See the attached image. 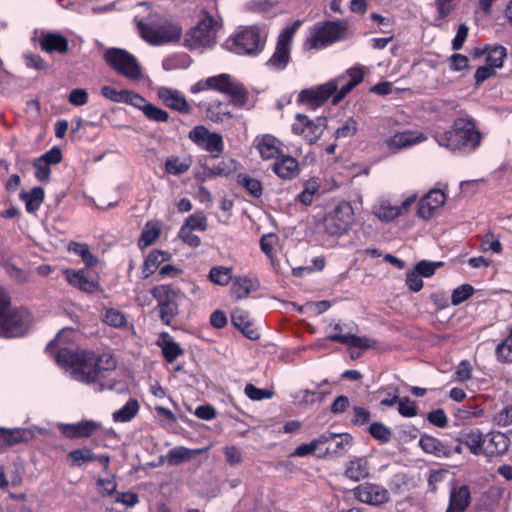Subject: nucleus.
I'll return each instance as SVG.
<instances>
[{"label": "nucleus", "mask_w": 512, "mask_h": 512, "mask_svg": "<svg viewBox=\"0 0 512 512\" xmlns=\"http://www.w3.org/2000/svg\"><path fill=\"white\" fill-rule=\"evenodd\" d=\"M55 360L71 379L92 386L95 392L115 387V380L109 376L116 369V360L108 353L98 354L91 350L61 347Z\"/></svg>", "instance_id": "1"}, {"label": "nucleus", "mask_w": 512, "mask_h": 512, "mask_svg": "<svg viewBox=\"0 0 512 512\" xmlns=\"http://www.w3.org/2000/svg\"><path fill=\"white\" fill-rule=\"evenodd\" d=\"M364 78L361 67H353L335 79L316 87L302 90L298 95V101L312 109L323 105L332 97L333 105L340 103Z\"/></svg>", "instance_id": "2"}, {"label": "nucleus", "mask_w": 512, "mask_h": 512, "mask_svg": "<svg viewBox=\"0 0 512 512\" xmlns=\"http://www.w3.org/2000/svg\"><path fill=\"white\" fill-rule=\"evenodd\" d=\"M435 141L439 146L452 152L468 154L480 146L481 134L471 118H457L451 129L436 133Z\"/></svg>", "instance_id": "3"}, {"label": "nucleus", "mask_w": 512, "mask_h": 512, "mask_svg": "<svg viewBox=\"0 0 512 512\" xmlns=\"http://www.w3.org/2000/svg\"><path fill=\"white\" fill-rule=\"evenodd\" d=\"M32 317L27 309H12L10 298L0 289V337L23 336L29 329Z\"/></svg>", "instance_id": "4"}, {"label": "nucleus", "mask_w": 512, "mask_h": 512, "mask_svg": "<svg viewBox=\"0 0 512 512\" xmlns=\"http://www.w3.org/2000/svg\"><path fill=\"white\" fill-rule=\"evenodd\" d=\"M138 29L141 37L153 45L178 41L181 36V28L177 24L157 14H151L147 18L139 20Z\"/></svg>", "instance_id": "5"}, {"label": "nucleus", "mask_w": 512, "mask_h": 512, "mask_svg": "<svg viewBox=\"0 0 512 512\" xmlns=\"http://www.w3.org/2000/svg\"><path fill=\"white\" fill-rule=\"evenodd\" d=\"M347 27L339 21L316 23L305 41L308 49H322L345 38Z\"/></svg>", "instance_id": "6"}, {"label": "nucleus", "mask_w": 512, "mask_h": 512, "mask_svg": "<svg viewBox=\"0 0 512 512\" xmlns=\"http://www.w3.org/2000/svg\"><path fill=\"white\" fill-rule=\"evenodd\" d=\"M106 63L119 75L138 81L142 77V68L137 59L129 52L120 48H109L104 53Z\"/></svg>", "instance_id": "7"}, {"label": "nucleus", "mask_w": 512, "mask_h": 512, "mask_svg": "<svg viewBox=\"0 0 512 512\" xmlns=\"http://www.w3.org/2000/svg\"><path fill=\"white\" fill-rule=\"evenodd\" d=\"M210 89L230 97L231 104L243 107L248 101V91L241 82L229 74L209 77Z\"/></svg>", "instance_id": "8"}, {"label": "nucleus", "mask_w": 512, "mask_h": 512, "mask_svg": "<svg viewBox=\"0 0 512 512\" xmlns=\"http://www.w3.org/2000/svg\"><path fill=\"white\" fill-rule=\"evenodd\" d=\"M219 24L211 16L206 15L186 35L185 43L190 49L208 47L216 42V31Z\"/></svg>", "instance_id": "9"}, {"label": "nucleus", "mask_w": 512, "mask_h": 512, "mask_svg": "<svg viewBox=\"0 0 512 512\" xmlns=\"http://www.w3.org/2000/svg\"><path fill=\"white\" fill-rule=\"evenodd\" d=\"M265 35L257 27H246L232 39L231 49L241 55H256L264 47Z\"/></svg>", "instance_id": "10"}, {"label": "nucleus", "mask_w": 512, "mask_h": 512, "mask_svg": "<svg viewBox=\"0 0 512 512\" xmlns=\"http://www.w3.org/2000/svg\"><path fill=\"white\" fill-rule=\"evenodd\" d=\"M354 221V212L348 202L339 203L323 220V227L331 236L341 235L348 231Z\"/></svg>", "instance_id": "11"}, {"label": "nucleus", "mask_w": 512, "mask_h": 512, "mask_svg": "<svg viewBox=\"0 0 512 512\" xmlns=\"http://www.w3.org/2000/svg\"><path fill=\"white\" fill-rule=\"evenodd\" d=\"M327 125L325 117H317L313 120L304 114H297L292 124V132L301 135L309 144H314L323 134Z\"/></svg>", "instance_id": "12"}, {"label": "nucleus", "mask_w": 512, "mask_h": 512, "mask_svg": "<svg viewBox=\"0 0 512 512\" xmlns=\"http://www.w3.org/2000/svg\"><path fill=\"white\" fill-rule=\"evenodd\" d=\"M152 293L158 301L157 309L162 322L170 324L177 314L176 291L169 285H160L156 286Z\"/></svg>", "instance_id": "13"}, {"label": "nucleus", "mask_w": 512, "mask_h": 512, "mask_svg": "<svg viewBox=\"0 0 512 512\" xmlns=\"http://www.w3.org/2000/svg\"><path fill=\"white\" fill-rule=\"evenodd\" d=\"M189 138L200 148L216 155L224 149L222 136L219 133L210 132L202 125L194 127L189 133Z\"/></svg>", "instance_id": "14"}, {"label": "nucleus", "mask_w": 512, "mask_h": 512, "mask_svg": "<svg viewBox=\"0 0 512 512\" xmlns=\"http://www.w3.org/2000/svg\"><path fill=\"white\" fill-rule=\"evenodd\" d=\"M354 494L363 503L380 505L388 501L389 492L377 483L364 482L354 489Z\"/></svg>", "instance_id": "15"}, {"label": "nucleus", "mask_w": 512, "mask_h": 512, "mask_svg": "<svg viewBox=\"0 0 512 512\" xmlns=\"http://www.w3.org/2000/svg\"><path fill=\"white\" fill-rule=\"evenodd\" d=\"M510 445L509 437L499 431H491L484 434L482 440V456H501L508 451Z\"/></svg>", "instance_id": "16"}, {"label": "nucleus", "mask_w": 512, "mask_h": 512, "mask_svg": "<svg viewBox=\"0 0 512 512\" xmlns=\"http://www.w3.org/2000/svg\"><path fill=\"white\" fill-rule=\"evenodd\" d=\"M427 137L419 131L407 130L397 132L385 140L386 147L393 153L422 143Z\"/></svg>", "instance_id": "17"}, {"label": "nucleus", "mask_w": 512, "mask_h": 512, "mask_svg": "<svg viewBox=\"0 0 512 512\" xmlns=\"http://www.w3.org/2000/svg\"><path fill=\"white\" fill-rule=\"evenodd\" d=\"M334 437L335 433L326 431L319 437L313 439L311 442L299 445L291 455L295 457H305L308 455L315 454L318 457H323L329 453L330 449H322L321 446L326 443H329L331 440L334 439Z\"/></svg>", "instance_id": "18"}, {"label": "nucleus", "mask_w": 512, "mask_h": 512, "mask_svg": "<svg viewBox=\"0 0 512 512\" xmlns=\"http://www.w3.org/2000/svg\"><path fill=\"white\" fill-rule=\"evenodd\" d=\"M445 201L446 196L441 190H431L419 201L418 216L425 220L430 219L444 205Z\"/></svg>", "instance_id": "19"}, {"label": "nucleus", "mask_w": 512, "mask_h": 512, "mask_svg": "<svg viewBox=\"0 0 512 512\" xmlns=\"http://www.w3.org/2000/svg\"><path fill=\"white\" fill-rule=\"evenodd\" d=\"M272 171L282 180L295 179L300 173L297 159L281 154L272 164Z\"/></svg>", "instance_id": "20"}, {"label": "nucleus", "mask_w": 512, "mask_h": 512, "mask_svg": "<svg viewBox=\"0 0 512 512\" xmlns=\"http://www.w3.org/2000/svg\"><path fill=\"white\" fill-rule=\"evenodd\" d=\"M254 146L264 161L272 159L275 161L282 154L279 140L271 134L257 136L254 140Z\"/></svg>", "instance_id": "21"}, {"label": "nucleus", "mask_w": 512, "mask_h": 512, "mask_svg": "<svg viewBox=\"0 0 512 512\" xmlns=\"http://www.w3.org/2000/svg\"><path fill=\"white\" fill-rule=\"evenodd\" d=\"M157 95L163 103L171 109L179 111L181 113H190L191 106L186 101L185 97L178 90L160 87Z\"/></svg>", "instance_id": "22"}, {"label": "nucleus", "mask_w": 512, "mask_h": 512, "mask_svg": "<svg viewBox=\"0 0 512 512\" xmlns=\"http://www.w3.org/2000/svg\"><path fill=\"white\" fill-rule=\"evenodd\" d=\"M333 330L335 333H332L328 336V339L334 342H339L341 344H345L349 347H355V348H370L374 345V341L367 337H359L355 334L347 333L342 334L340 333L342 330V327L340 324H335L333 326Z\"/></svg>", "instance_id": "23"}, {"label": "nucleus", "mask_w": 512, "mask_h": 512, "mask_svg": "<svg viewBox=\"0 0 512 512\" xmlns=\"http://www.w3.org/2000/svg\"><path fill=\"white\" fill-rule=\"evenodd\" d=\"M291 44L278 38L274 53L266 62V66L273 71L284 70L290 62Z\"/></svg>", "instance_id": "24"}, {"label": "nucleus", "mask_w": 512, "mask_h": 512, "mask_svg": "<svg viewBox=\"0 0 512 512\" xmlns=\"http://www.w3.org/2000/svg\"><path fill=\"white\" fill-rule=\"evenodd\" d=\"M40 47L47 53L57 52L65 54L68 51L69 43L67 38L59 33H43L40 38Z\"/></svg>", "instance_id": "25"}, {"label": "nucleus", "mask_w": 512, "mask_h": 512, "mask_svg": "<svg viewBox=\"0 0 512 512\" xmlns=\"http://www.w3.org/2000/svg\"><path fill=\"white\" fill-rule=\"evenodd\" d=\"M470 490L467 485L452 487L446 512H464L470 504Z\"/></svg>", "instance_id": "26"}, {"label": "nucleus", "mask_w": 512, "mask_h": 512, "mask_svg": "<svg viewBox=\"0 0 512 512\" xmlns=\"http://www.w3.org/2000/svg\"><path fill=\"white\" fill-rule=\"evenodd\" d=\"M66 280L74 287L84 292H94L98 289V283L88 277L85 270H71L65 271Z\"/></svg>", "instance_id": "27"}, {"label": "nucleus", "mask_w": 512, "mask_h": 512, "mask_svg": "<svg viewBox=\"0 0 512 512\" xmlns=\"http://www.w3.org/2000/svg\"><path fill=\"white\" fill-rule=\"evenodd\" d=\"M157 345L161 348L165 360L169 363L174 362L184 351L180 345L168 333H161Z\"/></svg>", "instance_id": "28"}, {"label": "nucleus", "mask_w": 512, "mask_h": 512, "mask_svg": "<svg viewBox=\"0 0 512 512\" xmlns=\"http://www.w3.org/2000/svg\"><path fill=\"white\" fill-rule=\"evenodd\" d=\"M419 445L426 453L433 454L436 457H449L452 455V450L447 445L427 434L420 437Z\"/></svg>", "instance_id": "29"}, {"label": "nucleus", "mask_w": 512, "mask_h": 512, "mask_svg": "<svg viewBox=\"0 0 512 512\" xmlns=\"http://www.w3.org/2000/svg\"><path fill=\"white\" fill-rule=\"evenodd\" d=\"M232 323L239 329L247 338L254 340L259 337L258 331L249 321L248 313L242 309H236L232 313Z\"/></svg>", "instance_id": "30"}, {"label": "nucleus", "mask_w": 512, "mask_h": 512, "mask_svg": "<svg viewBox=\"0 0 512 512\" xmlns=\"http://www.w3.org/2000/svg\"><path fill=\"white\" fill-rule=\"evenodd\" d=\"M372 213L382 222H391L402 215V209L388 200H381L373 206Z\"/></svg>", "instance_id": "31"}, {"label": "nucleus", "mask_w": 512, "mask_h": 512, "mask_svg": "<svg viewBox=\"0 0 512 512\" xmlns=\"http://www.w3.org/2000/svg\"><path fill=\"white\" fill-rule=\"evenodd\" d=\"M259 287V282L256 279L249 277H238L234 280L231 286V295L237 300L243 299L248 296L252 291Z\"/></svg>", "instance_id": "32"}, {"label": "nucleus", "mask_w": 512, "mask_h": 512, "mask_svg": "<svg viewBox=\"0 0 512 512\" xmlns=\"http://www.w3.org/2000/svg\"><path fill=\"white\" fill-rule=\"evenodd\" d=\"M229 103L214 101L207 105L206 116L215 123H227L232 118L228 109Z\"/></svg>", "instance_id": "33"}, {"label": "nucleus", "mask_w": 512, "mask_h": 512, "mask_svg": "<svg viewBox=\"0 0 512 512\" xmlns=\"http://www.w3.org/2000/svg\"><path fill=\"white\" fill-rule=\"evenodd\" d=\"M484 433L479 429H473L468 432L461 433L458 441L463 443L472 454L482 456V440Z\"/></svg>", "instance_id": "34"}, {"label": "nucleus", "mask_w": 512, "mask_h": 512, "mask_svg": "<svg viewBox=\"0 0 512 512\" xmlns=\"http://www.w3.org/2000/svg\"><path fill=\"white\" fill-rule=\"evenodd\" d=\"M346 476L350 480H362L370 476V467L366 458L351 460L346 468Z\"/></svg>", "instance_id": "35"}, {"label": "nucleus", "mask_w": 512, "mask_h": 512, "mask_svg": "<svg viewBox=\"0 0 512 512\" xmlns=\"http://www.w3.org/2000/svg\"><path fill=\"white\" fill-rule=\"evenodd\" d=\"M44 190L41 187H34L31 191L20 193V198L25 202L26 210L29 213L36 212L44 201Z\"/></svg>", "instance_id": "36"}, {"label": "nucleus", "mask_w": 512, "mask_h": 512, "mask_svg": "<svg viewBox=\"0 0 512 512\" xmlns=\"http://www.w3.org/2000/svg\"><path fill=\"white\" fill-rule=\"evenodd\" d=\"M139 411V403L136 399H129L127 403L119 410L113 412L112 419L114 422H129Z\"/></svg>", "instance_id": "37"}, {"label": "nucleus", "mask_w": 512, "mask_h": 512, "mask_svg": "<svg viewBox=\"0 0 512 512\" xmlns=\"http://www.w3.org/2000/svg\"><path fill=\"white\" fill-rule=\"evenodd\" d=\"M168 254L160 250H152L144 261L143 275L148 278L152 275L159 265L167 260Z\"/></svg>", "instance_id": "38"}, {"label": "nucleus", "mask_w": 512, "mask_h": 512, "mask_svg": "<svg viewBox=\"0 0 512 512\" xmlns=\"http://www.w3.org/2000/svg\"><path fill=\"white\" fill-rule=\"evenodd\" d=\"M26 431L22 429H3L0 428V452L16 443H19L25 439Z\"/></svg>", "instance_id": "39"}, {"label": "nucleus", "mask_w": 512, "mask_h": 512, "mask_svg": "<svg viewBox=\"0 0 512 512\" xmlns=\"http://www.w3.org/2000/svg\"><path fill=\"white\" fill-rule=\"evenodd\" d=\"M460 0H434V5L438 16L435 18V26H440L437 22L452 15L458 8Z\"/></svg>", "instance_id": "40"}, {"label": "nucleus", "mask_w": 512, "mask_h": 512, "mask_svg": "<svg viewBox=\"0 0 512 512\" xmlns=\"http://www.w3.org/2000/svg\"><path fill=\"white\" fill-rule=\"evenodd\" d=\"M95 459V454L87 447L72 450L67 455V460L72 466H81Z\"/></svg>", "instance_id": "41"}, {"label": "nucleus", "mask_w": 512, "mask_h": 512, "mask_svg": "<svg viewBox=\"0 0 512 512\" xmlns=\"http://www.w3.org/2000/svg\"><path fill=\"white\" fill-rule=\"evenodd\" d=\"M101 318L104 323L115 328L124 327L127 323L125 315L115 308H105Z\"/></svg>", "instance_id": "42"}, {"label": "nucleus", "mask_w": 512, "mask_h": 512, "mask_svg": "<svg viewBox=\"0 0 512 512\" xmlns=\"http://www.w3.org/2000/svg\"><path fill=\"white\" fill-rule=\"evenodd\" d=\"M191 160L180 159L179 157L171 156L167 158L165 163L166 172L172 175H180L189 170Z\"/></svg>", "instance_id": "43"}, {"label": "nucleus", "mask_w": 512, "mask_h": 512, "mask_svg": "<svg viewBox=\"0 0 512 512\" xmlns=\"http://www.w3.org/2000/svg\"><path fill=\"white\" fill-rule=\"evenodd\" d=\"M507 56V50L503 46H493L487 49L486 62L492 68H500Z\"/></svg>", "instance_id": "44"}, {"label": "nucleus", "mask_w": 512, "mask_h": 512, "mask_svg": "<svg viewBox=\"0 0 512 512\" xmlns=\"http://www.w3.org/2000/svg\"><path fill=\"white\" fill-rule=\"evenodd\" d=\"M193 457V451L185 447H175L166 455V460L169 465H179Z\"/></svg>", "instance_id": "45"}, {"label": "nucleus", "mask_w": 512, "mask_h": 512, "mask_svg": "<svg viewBox=\"0 0 512 512\" xmlns=\"http://www.w3.org/2000/svg\"><path fill=\"white\" fill-rule=\"evenodd\" d=\"M209 278L214 284L225 286L232 278V269L224 266L213 267L209 272Z\"/></svg>", "instance_id": "46"}, {"label": "nucleus", "mask_w": 512, "mask_h": 512, "mask_svg": "<svg viewBox=\"0 0 512 512\" xmlns=\"http://www.w3.org/2000/svg\"><path fill=\"white\" fill-rule=\"evenodd\" d=\"M182 227L192 231H205L208 227L207 217L202 211L195 212L185 220Z\"/></svg>", "instance_id": "47"}, {"label": "nucleus", "mask_w": 512, "mask_h": 512, "mask_svg": "<svg viewBox=\"0 0 512 512\" xmlns=\"http://www.w3.org/2000/svg\"><path fill=\"white\" fill-rule=\"evenodd\" d=\"M238 183L244 187L252 196L254 197H260L263 192L262 184L261 182L256 179L252 178L248 175H238Z\"/></svg>", "instance_id": "48"}, {"label": "nucleus", "mask_w": 512, "mask_h": 512, "mask_svg": "<svg viewBox=\"0 0 512 512\" xmlns=\"http://www.w3.org/2000/svg\"><path fill=\"white\" fill-rule=\"evenodd\" d=\"M358 130V123L353 118H348L342 122V124L335 131V137L337 139H345L353 137Z\"/></svg>", "instance_id": "49"}, {"label": "nucleus", "mask_w": 512, "mask_h": 512, "mask_svg": "<svg viewBox=\"0 0 512 512\" xmlns=\"http://www.w3.org/2000/svg\"><path fill=\"white\" fill-rule=\"evenodd\" d=\"M160 228L154 224L148 223L142 231L139 239V246L141 248L150 246L159 236Z\"/></svg>", "instance_id": "50"}, {"label": "nucleus", "mask_w": 512, "mask_h": 512, "mask_svg": "<svg viewBox=\"0 0 512 512\" xmlns=\"http://www.w3.org/2000/svg\"><path fill=\"white\" fill-rule=\"evenodd\" d=\"M369 433L373 438L384 443L389 442L392 437L391 430L381 422L372 423L369 426Z\"/></svg>", "instance_id": "51"}, {"label": "nucleus", "mask_w": 512, "mask_h": 512, "mask_svg": "<svg viewBox=\"0 0 512 512\" xmlns=\"http://www.w3.org/2000/svg\"><path fill=\"white\" fill-rule=\"evenodd\" d=\"M101 428L99 422L93 420H84L76 423V438L89 437Z\"/></svg>", "instance_id": "52"}, {"label": "nucleus", "mask_w": 512, "mask_h": 512, "mask_svg": "<svg viewBox=\"0 0 512 512\" xmlns=\"http://www.w3.org/2000/svg\"><path fill=\"white\" fill-rule=\"evenodd\" d=\"M479 250L481 252L492 251L499 254L502 252V244L499 238L494 237L493 233H487L482 238Z\"/></svg>", "instance_id": "53"}, {"label": "nucleus", "mask_w": 512, "mask_h": 512, "mask_svg": "<svg viewBox=\"0 0 512 512\" xmlns=\"http://www.w3.org/2000/svg\"><path fill=\"white\" fill-rule=\"evenodd\" d=\"M474 288L469 284H463L455 288L451 295V303L454 306L460 305L473 295Z\"/></svg>", "instance_id": "54"}, {"label": "nucleus", "mask_w": 512, "mask_h": 512, "mask_svg": "<svg viewBox=\"0 0 512 512\" xmlns=\"http://www.w3.org/2000/svg\"><path fill=\"white\" fill-rule=\"evenodd\" d=\"M143 113L149 120L156 122H166L169 119V114L165 110L149 102L143 109Z\"/></svg>", "instance_id": "55"}, {"label": "nucleus", "mask_w": 512, "mask_h": 512, "mask_svg": "<svg viewBox=\"0 0 512 512\" xmlns=\"http://www.w3.org/2000/svg\"><path fill=\"white\" fill-rule=\"evenodd\" d=\"M245 395L253 401H261L263 399H270L273 392L268 389H260L253 384H247L244 388Z\"/></svg>", "instance_id": "56"}, {"label": "nucleus", "mask_w": 512, "mask_h": 512, "mask_svg": "<svg viewBox=\"0 0 512 512\" xmlns=\"http://www.w3.org/2000/svg\"><path fill=\"white\" fill-rule=\"evenodd\" d=\"M319 185L316 180L306 182L303 191L298 195L301 203L309 205L312 203L314 195L318 192Z\"/></svg>", "instance_id": "57"}, {"label": "nucleus", "mask_w": 512, "mask_h": 512, "mask_svg": "<svg viewBox=\"0 0 512 512\" xmlns=\"http://www.w3.org/2000/svg\"><path fill=\"white\" fill-rule=\"evenodd\" d=\"M330 442H335V448L332 450L335 454H344L352 443V436L348 433L335 434V437Z\"/></svg>", "instance_id": "58"}, {"label": "nucleus", "mask_w": 512, "mask_h": 512, "mask_svg": "<svg viewBox=\"0 0 512 512\" xmlns=\"http://www.w3.org/2000/svg\"><path fill=\"white\" fill-rule=\"evenodd\" d=\"M397 403L398 412L401 416L411 418L417 415L418 411L416 403L408 397L398 399Z\"/></svg>", "instance_id": "59"}, {"label": "nucleus", "mask_w": 512, "mask_h": 512, "mask_svg": "<svg viewBox=\"0 0 512 512\" xmlns=\"http://www.w3.org/2000/svg\"><path fill=\"white\" fill-rule=\"evenodd\" d=\"M33 166L35 168V177L41 182H47L51 173L50 165L38 157L34 160Z\"/></svg>", "instance_id": "60"}, {"label": "nucleus", "mask_w": 512, "mask_h": 512, "mask_svg": "<svg viewBox=\"0 0 512 512\" xmlns=\"http://www.w3.org/2000/svg\"><path fill=\"white\" fill-rule=\"evenodd\" d=\"M353 411V418L351 419V422L354 425L362 426L370 421L371 413L368 409L355 405L352 409Z\"/></svg>", "instance_id": "61"}, {"label": "nucleus", "mask_w": 512, "mask_h": 512, "mask_svg": "<svg viewBox=\"0 0 512 512\" xmlns=\"http://www.w3.org/2000/svg\"><path fill=\"white\" fill-rule=\"evenodd\" d=\"M126 92L127 90H116L111 86H103L101 88V95L115 103H123L125 100Z\"/></svg>", "instance_id": "62"}, {"label": "nucleus", "mask_w": 512, "mask_h": 512, "mask_svg": "<svg viewBox=\"0 0 512 512\" xmlns=\"http://www.w3.org/2000/svg\"><path fill=\"white\" fill-rule=\"evenodd\" d=\"M442 262H429V261H420L416 264L414 270H416L420 276L431 277L435 270L442 266Z\"/></svg>", "instance_id": "63"}, {"label": "nucleus", "mask_w": 512, "mask_h": 512, "mask_svg": "<svg viewBox=\"0 0 512 512\" xmlns=\"http://www.w3.org/2000/svg\"><path fill=\"white\" fill-rule=\"evenodd\" d=\"M427 420L434 426L444 428L448 423V418L443 409L432 410L427 415Z\"/></svg>", "instance_id": "64"}]
</instances>
